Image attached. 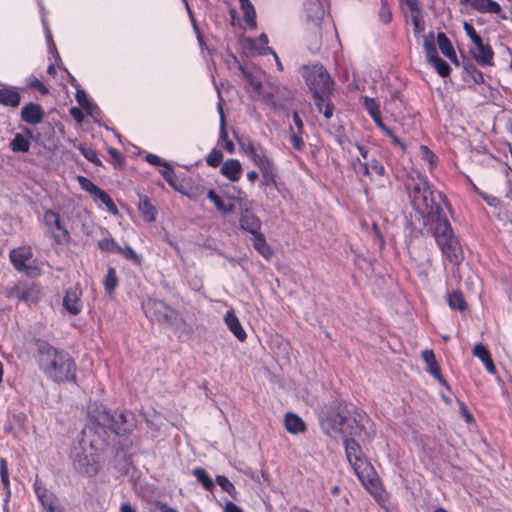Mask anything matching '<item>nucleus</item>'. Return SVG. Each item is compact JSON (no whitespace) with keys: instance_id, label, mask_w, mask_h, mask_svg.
Returning <instances> with one entry per match:
<instances>
[{"instance_id":"obj_17","label":"nucleus","mask_w":512,"mask_h":512,"mask_svg":"<svg viewBox=\"0 0 512 512\" xmlns=\"http://www.w3.org/2000/svg\"><path fill=\"white\" fill-rule=\"evenodd\" d=\"M9 297H15L25 303H36L39 299L38 291L34 287L17 285L10 289Z\"/></svg>"},{"instance_id":"obj_34","label":"nucleus","mask_w":512,"mask_h":512,"mask_svg":"<svg viewBox=\"0 0 512 512\" xmlns=\"http://www.w3.org/2000/svg\"><path fill=\"white\" fill-rule=\"evenodd\" d=\"M447 302L451 309L464 311L467 307L461 292L453 291L447 294Z\"/></svg>"},{"instance_id":"obj_54","label":"nucleus","mask_w":512,"mask_h":512,"mask_svg":"<svg viewBox=\"0 0 512 512\" xmlns=\"http://www.w3.org/2000/svg\"><path fill=\"white\" fill-rule=\"evenodd\" d=\"M463 28L467 36L471 39L472 43L479 41L482 39L476 32L475 28L472 24L468 23L467 21L464 22Z\"/></svg>"},{"instance_id":"obj_3","label":"nucleus","mask_w":512,"mask_h":512,"mask_svg":"<svg viewBox=\"0 0 512 512\" xmlns=\"http://www.w3.org/2000/svg\"><path fill=\"white\" fill-rule=\"evenodd\" d=\"M36 361L43 374L55 382L74 381L76 366L70 355L45 341H37Z\"/></svg>"},{"instance_id":"obj_18","label":"nucleus","mask_w":512,"mask_h":512,"mask_svg":"<svg viewBox=\"0 0 512 512\" xmlns=\"http://www.w3.org/2000/svg\"><path fill=\"white\" fill-rule=\"evenodd\" d=\"M242 164L237 159H227L223 162L220 173L231 182H236L242 174Z\"/></svg>"},{"instance_id":"obj_19","label":"nucleus","mask_w":512,"mask_h":512,"mask_svg":"<svg viewBox=\"0 0 512 512\" xmlns=\"http://www.w3.org/2000/svg\"><path fill=\"white\" fill-rule=\"evenodd\" d=\"M21 119L28 124H38L43 119V110L40 105L36 103H29L22 107Z\"/></svg>"},{"instance_id":"obj_11","label":"nucleus","mask_w":512,"mask_h":512,"mask_svg":"<svg viewBox=\"0 0 512 512\" xmlns=\"http://www.w3.org/2000/svg\"><path fill=\"white\" fill-rule=\"evenodd\" d=\"M34 491L41 505L40 512H55L56 509L62 507L57 496L48 490L38 479L35 480Z\"/></svg>"},{"instance_id":"obj_32","label":"nucleus","mask_w":512,"mask_h":512,"mask_svg":"<svg viewBox=\"0 0 512 512\" xmlns=\"http://www.w3.org/2000/svg\"><path fill=\"white\" fill-rule=\"evenodd\" d=\"M139 211L146 222L151 223L156 220L157 210L147 197L141 198L139 203Z\"/></svg>"},{"instance_id":"obj_5","label":"nucleus","mask_w":512,"mask_h":512,"mask_svg":"<svg viewBox=\"0 0 512 512\" xmlns=\"http://www.w3.org/2000/svg\"><path fill=\"white\" fill-rule=\"evenodd\" d=\"M88 417L99 427L108 429L117 435L130 432L134 426L133 415L130 412L119 410L111 412L98 402L89 404Z\"/></svg>"},{"instance_id":"obj_33","label":"nucleus","mask_w":512,"mask_h":512,"mask_svg":"<svg viewBox=\"0 0 512 512\" xmlns=\"http://www.w3.org/2000/svg\"><path fill=\"white\" fill-rule=\"evenodd\" d=\"M437 44L441 52L451 61H456V53L454 48L448 39V37L444 33H438L437 35Z\"/></svg>"},{"instance_id":"obj_22","label":"nucleus","mask_w":512,"mask_h":512,"mask_svg":"<svg viewBox=\"0 0 512 512\" xmlns=\"http://www.w3.org/2000/svg\"><path fill=\"white\" fill-rule=\"evenodd\" d=\"M422 359L427 365V372L437 379L441 384L446 385L445 380L442 377L441 370L437 364L435 354L432 350H424L422 352Z\"/></svg>"},{"instance_id":"obj_62","label":"nucleus","mask_w":512,"mask_h":512,"mask_svg":"<svg viewBox=\"0 0 512 512\" xmlns=\"http://www.w3.org/2000/svg\"><path fill=\"white\" fill-rule=\"evenodd\" d=\"M379 17L384 23H388L392 18L390 9L384 3L380 9Z\"/></svg>"},{"instance_id":"obj_40","label":"nucleus","mask_w":512,"mask_h":512,"mask_svg":"<svg viewBox=\"0 0 512 512\" xmlns=\"http://www.w3.org/2000/svg\"><path fill=\"white\" fill-rule=\"evenodd\" d=\"M262 179L260 182L261 186H268L270 184H276V172L275 165H270L260 170Z\"/></svg>"},{"instance_id":"obj_63","label":"nucleus","mask_w":512,"mask_h":512,"mask_svg":"<svg viewBox=\"0 0 512 512\" xmlns=\"http://www.w3.org/2000/svg\"><path fill=\"white\" fill-rule=\"evenodd\" d=\"M146 161L154 166H163L165 161H163L160 157L155 154H147L145 157Z\"/></svg>"},{"instance_id":"obj_1","label":"nucleus","mask_w":512,"mask_h":512,"mask_svg":"<svg viewBox=\"0 0 512 512\" xmlns=\"http://www.w3.org/2000/svg\"><path fill=\"white\" fill-rule=\"evenodd\" d=\"M104 442L92 428L86 427L73 442L70 459L74 470L80 475L94 477L103 463Z\"/></svg>"},{"instance_id":"obj_51","label":"nucleus","mask_w":512,"mask_h":512,"mask_svg":"<svg viewBox=\"0 0 512 512\" xmlns=\"http://www.w3.org/2000/svg\"><path fill=\"white\" fill-rule=\"evenodd\" d=\"M218 97H219V101H218V104H217V109H218V112L220 114V137L222 139H226L227 138V132H226V129H225V117H224V112H223V107H222V98H221V95H220L219 91H218Z\"/></svg>"},{"instance_id":"obj_44","label":"nucleus","mask_w":512,"mask_h":512,"mask_svg":"<svg viewBox=\"0 0 512 512\" xmlns=\"http://www.w3.org/2000/svg\"><path fill=\"white\" fill-rule=\"evenodd\" d=\"M436 69L437 73L441 77H447L450 75L451 67L447 62H445L442 58H435L433 61L429 62Z\"/></svg>"},{"instance_id":"obj_48","label":"nucleus","mask_w":512,"mask_h":512,"mask_svg":"<svg viewBox=\"0 0 512 512\" xmlns=\"http://www.w3.org/2000/svg\"><path fill=\"white\" fill-rule=\"evenodd\" d=\"M222 158L223 153L220 150L214 148L208 154L206 158V163L211 167H217L221 163Z\"/></svg>"},{"instance_id":"obj_46","label":"nucleus","mask_w":512,"mask_h":512,"mask_svg":"<svg viewBox=\"0 0 512 512\" xmlns=\"http://www.w3.org/2000/svg\"><path fill=\"white\" fill-rule=\"evenodd\" d=\"M78 149L79 151L81 152V154L90 162L96 164V165H101V160L99 159L96 151L94 149H92L91 147H88L84 144H80L78 146Z\"/></svg>"},{"instance_id":"obj_27","label":"nucleus","mask_w":512,"mask_h":512,"mask_svg":"<svg viewBox=\"0 0 512 512\" xmlns=\"http://www.w3.org/2000/svg\"><path fill=\"white\" fill-rule=\"evenodd\" d=\"M307 17L315 24L319 25V22L324 16V8L320 0H309L306 4Z\"/></svg>"},{"instance_id":"obj_52","label":"nucleus","mask_w":512,"mask_h":512,"mask_svg":"<svg viewBox=\"0 0 512 512\" xmlns=\"http://www.w3.org/2000/svg\"><path fill=\"white\" fill-rule=\"evenodd\" d=\"M424 50L428 59V62L433 61L435 58H438L437 50L433 42L426 40L424 42Z\"/></svg>"},{"instance_id":"obj_26","label":"nucleus","mask_w":512,"mask_h":512,"mask_svg":"<svg viewBox=\"0 0 512 512\" xmlns=\"http://www.w3.org/2000/svg\"><path fill=\"white\" fill-rule=\"evenodd\" d=\"M473 355L482 361V363L484 364L488 373H490V374L496 373V367L493 363L490 352L484 345H482V344L475 345L473 348Z\"/></svg>"},{"instance_id":"obj_53","label":"nucleus","mask_w":512,"mask_h":512,"mask_svg":"<svg viewBox=\"0 0 512 512\" xmlns=\"http://www.w3.org/2000/svg\"><path fill=\"white\" fill-rule=\"evenodd\" d=\"M160 173L170 185H174L175 174L167 162L163 165V169L160 170Z\"/></svg>"},{"instance_id":"obj_57","label":"nucleus","mask_w":512,"mask_h":512,"mask_svg":"<svg viewBox=\"0 0 512 512\" xmlns=\"http://www.w3.org/2000/svg\"><path fill=\"white\" fill-rule=\"evenodd\" d=\"M76 101L81 106V108H84L91 100L88 98V95L82 88H77Z\"/></svg>"},{"instance_id":"obj_37","label":"nucleus","mask_w":512,"mask_h":512,"mask_svg":"<svg viewBox=\"0 0 512 512\" xmlns=\"http://www.w3.org/2000/svg\"><path fill=\"white\" fill-rule=\"evenodd\" d=\"M239 69L243 77L247 81L248 85L252 88V90L255 92H259L262 88L261 78L257 74L247 71L242 66H239Z\"/></svg>"},{"instance_id":"obj_59","label":"nucleus","mask_w":512,"mask_h":512,"mask_svg":"<svg viewBox=\"0 0 512 512\" xmlns=\"http://www.w3.org/2000/svg\"><path fill=\"white\" fill-rule=\"evenodd\" d=\"M370 169L373 170L379 176H384L386 173L385 167L377 159H372L369 162Z\"/></svg>"},{"instance_id":"obj_25","label":"nucleus","mask_w":512,"mask_h":512,"mask_svg":"<svg viewBox=\"0 0 512 512\" xmlns=\"http://www.w3.org/2000/svg\"><path fill=\"white\" fill-rule=\"evenodd\" d=\"M24 132L27 136H24L21 133H17L10 142V148L13 152H28L30 149V140L29 138L32 136V132L25 128Z\"/></svg>"},{"instance_id":"obj_39","label":"nucleus","mask_w":512,"mask_h":512,"mask_svg":"<svg viewBox=\"0 0 512 512\" xmlns=\"http://www.w3.org/2000/svg\"><path fill=\"white\" fill-rule=\"evenodd\" d=\"M105 291L111 295L118 285V278L114 268L110 267L103 281Z\"/></svg>"},{"instance_id":"obj_12","label":"nucleus","mask_w":512,"mask_h":512,"mask_svg":"<svg viewBox=\"0 0 512 512\" xmlns=\"http://www.w3.org/2000/svg\"><path fill=\"white\" fill-rule=\"evenodd\" d=\"M44 222L49 229H55L58 233H54L53 237L58 244H67L70 240V234L66 227L62 224L60 216L53 210H46L44 213Z\"/></svg>"},{"instance_id":"obj_35","label":"nucleus","mask_w":512,"mask_h":512,"mask_svg":"<svg viewBox=\"0 0 512 512\" xmlns=\"http://www.w3.org/2000/svg\"><path fill=\"white\" fill-rule=\"evenodd\" d=\"M207 198L213 202L216 208L223 213H230L234 210L233 204H225L222 198L213 190L207 192Z\"/></svg>"},{"instance_id":"obj_64","label":"nucleus","mask_w":512,"mask_h":512,"mask_svg":"<svg viewBox=\"0 0 512 512\" xmlns=\"http://www.w3.org/2000/svg\"><path fill=\"white\" fill-rule=\"evenodd\" d=\"M224 512H243V510L232 501H227L224 505Z\"/></svg>"},{"instance_id":"obj_49","label":"nucleus","mask_w":512,"mask_h":512,"mask_svg":"<svg viewBox=\"0 0 512 512\" xmlns=\"http://www.w3.org/2000/svg\"><path fill=\"white\" fill-rule=\"evenodd\" d=\"M78 181L80 186L93 196H95L100 190V188L97 185H95L91 180L84 176H79Z\"/></svg>"},{"instance_id":"obj_8","label":"nucleus","mask_w":512,"mask_h":512,"mask_svg":"<svg viewBox=\"0 0 512 512\" xmlns=\"http://www.w3.org/2000/svg\"><path fill=\"white\" fill-rule=\"evenodd\" d=\"M143 309L148 318L160 325L179 328L183 323L181 314L162 301L148 300Z\"/></svg>"},{"instance_id":"obj_41","label":"nucleus","mask_w":512,"mask_h":512,"mask_svg":"<svg viewBox=\"0 0 512 512\" xmlns=\"http://www.w3.org/2000/svg\"><path fill=\"white\" fill-rule=\"evenodd\" d=\"M420 154L421 159L427 163L429 171L432 172L437 165L436 155L427 146L420 147Z\"/></svg>"},{"instance_id":"obj_2","label":"nucleus","mask_w":512,"mask_h":512,"mask_svg":"<svg viewBox=\"0 0 512 512\" xmlns=\"http://www.w3.org/2000/svg\"><path fill=\"white\" fill-rule=\"evenodd\" d=\"M407 188L413 208L426 219L427 224H433L446 217L442 206L446 204L445 200L440 193L435 194L426 177L421 174L411 177Z\"/></svg>"},{"instance_id":"obj_13","label":"nucleus","mask_w":512,"mask_h":512,"mask_svg":"<svg viewBox=\"0 0 512 512\" xmlns=\"http://www.w3.org/2000/svg\"><path fill=\"white\" fill-rule=\"evenodd\" d=\"M81 296L82 289L79 284L66 290L63 298V306L70 314L77 315L81 312L83 307Z\"/></svg>"},{"instance_id":"obj_60","label":"nucleus","mask_w":512,"mask_h":512,"mask_svg":"<svg viewBox=\"0 0 512 512\" xmlns=\"http://www.w3.org/2000/svg\"><path fill=\"white\" fill-rule=\"evenodd\" d=\"M411 20L414 26L415 33H420L424 30V21L421 14L412 15Z\"/></svg>"},{"instance_id":"obj_61","label":"nucleus","mask_w":512,"mask_h":512,"mask_svg":"<svg viewBox=\"0 0 512 512\" xmlns=\"http://www.w3.org/2000/svg\"><path fill=\"white\" fill-rule=\"evenodd\" d=\"M329 95L319 94L318 97H314L315 105L319 113H322L325 103L328 102Z\"/></svg>"},{"instance_id":"obj_38","label":"nucleus","mask_w":512,"mask_h":512,"mask_svg":"<svg viewBox=\"0 0 512 512\" xmlns=\"http://www.w3.org/2000/svg\"><path fill=\"white\" fill-rule=\"evenodd\" d=\"M0 477H1V482L6 490L5 502H7L10 498L11 491H10V481H9L7 461L4 458L0 459Z\"/></svg>"},{"instance_id":"obj_10","label":"nucleus","mask_w":512,"mask_h":512,"mask_svg":"<svg viewBox=\"0 0 512 512\" xmlns=\"http://www.w3.org/2000/svg\"><path fill=\"white\" fill-rule=\"evenodd\" d=\"M241 152L256 166L259 170L273 165L268 151L257 141L246 137L239 140Z\"/></svg>"},{"instance_id":"obj_20","label":"nucleus","mask_w":512,"mask_h":512,"mask_svg":"<svg viewBox=\"0 0 512 512\" xmlns=\"http://www.w3.org/2000/svg\"><path fill=\"white\" fill-rule=\"evenodd\" d=\"M241 229L251 233L253 236L261 233V221L252 212L245 211L241 214L239 219Z\"/></svg>"},{"instance_id":"obj_6","label":"nucleus","mask_w":512,"mask_h":512,"mask_svg":"<svg viewBox=\"0 0 512 512\" xmlns=\"http://www.w3.org/2000/svg\"><path fill=\"white\" fill-rule=\"evenodd\" d=\"M344 448L348 462L361 483L370 492L377 490L378 478L373 466L363 457L360 445L351 438H344Z\"/></svg>"},{"instance_id":"obj_16","label":"nucleus","mask_w":512,"mask_h":512,"mask_svg":"<svg viewBox=\"0 0 512 512\" xmlns=\"http://www.w3.org/2000/svg\"><path fill=\"white\" fill-rule=\"evenodd\" d=\"M462 4L470 5L474 10L480 13L500 14L502 8L494 0H461Z\"/></svg>"},{"instance_id":"obj_28","label":"nucleus","mask_w":512,"mask_h":512,"mask_svg":"<svg viewBox=\"0 0 512 512\" xmlns=\"http://www.w3.org/2000/svg\"><path fill=\"white\" fill-rule=\"evenodd\" d=\"M363 105H364L365 109L367 110L368 114L370 115V117L373 119L376 126L378 128H382V126L384 125V122L382 121V118H381L380 107L377 104V102L375 101V99L366 96V97H364Z\"/></svg>"},{"instance_id":"obj_31","label":"nucleus","mask_w":512,"mask_h":512,"mask_svg":"<svg viewBox=\"0 0 512 512\" xmlns=\"http://www.w3.org/2000/svg\"><path fill=\"white\" fill-rule=\"evenodd\" d=\"M240 8L243 13L244 20L247 26L251 28L256 27V12L250 0H239Z\"/></svg>"},{"instance_id":"obj_30","label":"nucleus","mask_w":512,"mask_h":512,"mask_svg":"<svg viewBox=\"0 0 512 512\" xmlns=\"http://www.w3.org/2000/svg\"><path fill=\"white\" fill-rule=\"evenodd\" d=\"M252 242L253 247L261 256H263L267 260H269L272 257L273 250L267 244L265 236L262 233L254 235Z\"/></svg>"},{"instance_id":"obj_9","label":"nucleus","mask_w":512,"mask_h":512,"mask_svg":"<svg viewBox=\"0 0 512 512\" xmlns=\"http://www.w3.org/2000/svg\"><path fill=\"white\" fill-rule=\"evenodd\" d=\"M301 74L305 78L306 84L313 92L314 97H318L319 94L330 95L333 82L329 73L322 65L303 66L301 68Z\"/></svg>"},{"instance_id":"obj_47","label":"nucleus","mask_w":512,"mask_h":512,"mask_svg":"<svg viewBox=\"0 0 512 512\" xmlns=\"http://www.w3.org/2000/svg\"><path fill=\"white\" fill-rule=\"evenodd\" d=\"M118 254L122 255L125 259L130 260L134 264L139 265L142 257L138 255L130 246L120 247Z\"/></svg>"},{"instance_id":"obj_50","label":"nucleus","mask_w":512,"mask_h":512,"mask_svg":"<svg viewBox=\"0 0 512 512\" xmlns=\"http://www.w3.org/2000/svg\"><path fill=\"white\" fill-rule=\"evenodd\" d=\"M387 137H389L392 141V143L396 146H399L403 151L406 150V145L401 141V139L396 136L393 131L387 127L385 124L382 126V128H379Z\"/></svg>"},{"instance_id":"obj_55","label":"nucleus","mask_w":512,"mask_h":512,"mask_svg":"<svg viewBox=\"0 0 512 512\" xmlns=\"http://www.w3.org/2000/svg\"><path fill=\"white\" fill-rule=\"evenodd\" d=\"M403 2L409 8L411 16L421 14L422 7L419 0H403Z\"/></svg>"},{"instance_id":"obj_15","label":"nucleus","mask_w":512,"mask_h":512,"mask_svg":"<svg viewBox=\"0 0 512 512\" xmlns=\"http://www.w3.org/2000/svg\"><path fill=\"white\" fill-rule=\"evenodd\" d=\"M473 45L471 54L475 61L481 66L493 65L494 52L490 45L484 44L482 39L474 42Z\"/></svg>"},{"instance_id":"obj_4","label":"nucleus","mask_w":512,"mask_h":512,"mask_svg":"<svg viewBox=\"0 0 512 512\" xmlns=\"http://www.w3.org/2000/svg\"><path fill=\"white\" fill-rule=\"evenodd\" d=\"M333 410L324 420L323 424L330 427L334 432L344 435L364 436L371 440L376 435L375 427L370 418L362 411H356L355 416H351L348 405L335 401L332 404Z\"/></svg>"},{"instance_id":"obj_24","label":"nucleus","mask_w":512,"mask_h":512,"mask_svg":"<svg viewBox=\"0 0 512 512\" xmlns=\"http://www.w3.org/2000/svg\"><path fill=\"white\" fill-rule=\"evenodd\" d=\"M250 49L257 52L259 55L274 54V50L268 46V37L265 33L259 35V37L253 39H246Z\"/></svg>"},{"instance_id":"obj_14","label":"nucleus","mask_w":512,"mask_h":512,"mask_svg":"<svg viewBox=\"0 0 512 512\" xmlns=\"http://www.w3.org/2000/svg\"><path fill=\"white\" fill-rule=\"evenodd\" d=\"M33 256L31 247L23 246L11 250L10 259L14 268L19 272H28L30 266L27 264Z\"/></svg>"},{"instance_id":"obj_42","label":"nucleus","mask_w":512,"mask_h":512,"mask_svg":"<svg viewBox=\"0 0 512 512\" xmlns=\"http://www.w3.org/2000/svg\"><path fill=\"white\" fill-rule=\"evenodd\" d=\"M98 248L109 253H117L120 251V245L113 238H104L98 241Z\"/></svg>"},{"instance_id":"obj_43","label":"nucleus","mask_w":512,"mask_h":512,"mask_svg":"<svg viewBox=\"0 0 512 512\" xmlns=\"http://www.w3.org/2000/svg\"><path fill=\"white\" fill-rule=\"evenodd\" d=\"M95 197L98 198L106 206L107 210L111 214L116 215L118 213V209L114 204L112 198L104 190L100 189L98 193L95 195Z\"/></svg>"},{"instance_id":"obj_21","label":"nucleus","mask_w":512,"mask_h":512,"mask_svg":"<svg viewBox=\"0 0 512 512\" xmlns=\"http://www.w3.org/2000/svg\"><path fill=\"white\" fill-rule=\"evenodd\" d=\"M225 324L227 325L230 332L241 342H243L247 335L243 329L239 319L232 310L226 312L224 317Z\"/></svg>"},{"instance_id":"obj_36","label":"nucleus","mask_w":512,"mask_h":512,"mask_svg":"<svg viewBox=\"0 0 512 512\" xmlns=\"http://www.w3.org/2000/svg\"><path fill=\"white\" fill-rule=\"evenodd\" d=\"M192 474L196 477V479L203 485V487L206 490L211 491L215 487L214 481L208 475L205 469L201 467H196L193 469Z\"/></svg>"},{"instance_id":"obj_29","label":"nucleus","mask_w":512,"mask_h":512,"mask_svg":"<svg viewBox=\"0 0 512 512\" xmlns=\"http://www.w3.org/2000/svg\"><path fill=\"white\" fill-rule=\"evenodd\" d=\"M285 428L289 433L297 434L305 430L304 421L294 413H286L285 415Z\"/></svg>"},{"instance_id":"obj_7","label":"nucleus","mask_w":512,"mask_h":512,"mask_svg":"<svg viewBox=\"0 0 512 512\" xmlns=\"http://www.w3.org/2000/svg\"><path fill=\"white\" fill-rule=\"evenodd\" d=\"M432 225L433 235L442 255L452 264H459L463 259V252L447 216Z\"/></svg>"},{"instance_id":"obj_45","label":"nucleus","mask_w":512,"mask_h":512,"mask_svg":"<svg viewBox=\"0 0 512 512\" xmlns=\"http://www.w3.org/2000/svg\"><path fill=\"white\" fill-rule=\"evenodd\" d=\"M217 484L222 488L223 491L227 492L233 498L236 497L237 491L233 483L225 476L219 475L216 477Z\"/></svg>"},{"instance_id":"obj_56","label":"nucleus","mask_w":512,"mask_h":512,"mask_svg":"<svg viewBox=\"0 0 512 512\" xmlns=\"http://www.w3.org/2000/svg\"><path fill=\"white\" fill-rule=\"evenodd\" d=\"M290 142L294 149L301 150L304 146V141L302 138V134H299L298 132H292L290 135Z\"/></svg>"},{"instance_id":"obj_58","label":"nucleus","mask_w":512,"mask_h":512,"mask_svg":"<svg viewBox=\"0 0 512 512\" xmlns=\"http://www.w3.org/2000/svg\"><path fill=\"white\" fill-rule=\"evenodd\" d=\"M86 113L93 117L95 120L100 116L101 114V111L100 109L98 108V106L93 103L92 101H90L84 108H83Z\"/></svg>"},{"instance_id":"obj_23","label":"nucleus","mask_w":512,"mask_h":512,"mask_svg":"<svg viewBox=\"0 0 512 512\" xmlns=\"http://www.w3.org/2000/svg\"><path fill=\"white\" fill-rule=\"evenodd\" d=\"M21 96L16 88L4 87L0 89V104L5 107L16 108L19 106Z\"/></svg>"}]
</instances>
